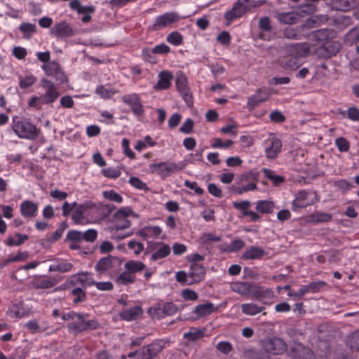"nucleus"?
Segmentation results:
<instances>
[{"instance_id": "nucleus-36", "label": "nucleus", "mask_w": 359, "mask_h": 359, "mask_svg": "<svg viewBox=\"0 0 359 359\" xmlns=\"http://www.w3.org/2000/svg\"><path fill=\"white\" fill-rule=\"evenodd\" d=\"M71 8L77 11L79 14H91L93 13L95 8V6H83L81 5L79 0H73L69 3Z\"/></svg>"}, {"instance_id": "nucleus-49", "label": "nucleus", "mask_w": 359, "mask_h": 359, "mask_svg": "<svg viewBox=\"0 0 359 359\" xmlns=\"http://www.w3.org/2000/svg\"><path fill=\"white\" fill-rule=\"evenodd\" d=\"M95 285L97 289L102 291H111L113 290V284L109 281L106 282H95L94 280H90V283H88V285Z\"/></svg>"}, {"instance_id": "nucleus-60", "label": "nucleus", "mask_w": 359, "mask_h": 359, "mask_svg": "<svg viewBox=\"0 0 359 359\" xmlns=\"http://www.w3.org/2000/svg\"><path fill=\"white\" fill-rule=\"evenodd\" d=\"M194 123L192 119L187 118L180 128V131L184 134H189L193 131Z\"/></svg>"}, {"instance_id": "nucleus-50", "label": "nucleus", "mask_w": 359, "mask_h": 359, "mask_svg": "<svg viewBox=\"0 0 359 359\" xmlns=\"http://www.w3.org/2000/svg\"><path fill=\"white\" fill-rule=\"evenodd\" d=\"M36 79L32 75H27L25 77L20 76L19 77V85L21 88H27L31 86H32Z\"/></svg>"}, {"instance_id": "nucleus-48", "label": "nucleus", "mask_w": 359, "mask_h": 359, "mask_svg": "<svg viewBox=\"0 0 359 359\" xmlns=\"http://www.w3.org/2000/svg\"><path fill=\"white\" fill-rule=\"evenodd\" d=\"M149 312L152 316L153 318H156L157 319L163 318L165 316V313L163 309V304H158L153 309H150Z\"/></svg>"}, {"instance_id": "nucleus-59", "label": "nucleus", "mask_w": 359, "mask_h": 359, "mask_svg": "<svg viewBox=\"0 0 359 359\" xmlns=\"http://www.w3.org/2000/svg\"><path fill=\"white\" fill-rule=\"evenodd\" d=\"M182 297L184 300L195 301L198 298V294L190 289H184L181 292Z\"/></svg>"}, {"instance_id": "nucleus-19", "label": "nucleus", "mask_w": 359, "mask_h": 359, "mask_svg": "<svg viewBox=\"0 0 359 359\" xmlns=\"http://www.w3.org/2000/svg\"><path fill=\"white\" fill-rule=\"evenodd\" d=\"M282 148L281 140L276 137H272L268 140L265 147V153L267 158H274L280 153Z\"/></svg>"}, {"instance_id": "nucleus-25", "label": "nucleus", "mask_w": 359, "mask_h": 359, "mask_svg": "<svg viewBox=\"0 0 359 359\" xmlns=\"http://www.w3.org/2000/svg\"><path fill=\"white\" fill-rule=\"evenodd\" d=\"M266 255V251L260 247L251 246L242 255L243 259H261Z\"/></svg>"}, {"instance_id": "nucleus-1", "label": "nucleus", "mask_w": 359, "mask_h": 359, "mask_svg": "<svg viewBox=\"0 0 359 359\" xmlns=\"http://www.w3.org/2000/svg\"><path fill=\"white\" fill-rule=\"evenodd\" d=\"M288 55L281 60L285 69H296L300 65L299 57L307 56L309 53V43H290L285 46Z\"/></svg>"}, {"instance_id": "nucleus-40", "label": "nucleus", "mask_w": 359, "mask_h": 359, "mask_svg": "<svg viewBox=\"0 0 359 359\" xmlns=\"http://www.w3.org/2000/svg\"><path fill=\"white\" fill-rule=\"evenodd\" d=\"M345 43L348 45H353L359 43V28L354 27L345 36Z\"/></svg>"}, {"instance_id": "nucleus-46", "label": "nucleus", "mask_w": 359, "mask_h": 359, "mask_svg": "<svg viewBox=\"0 0 359 359\" xmlns=\"http://www.w3.org/2000/svg\"><path fill=\"white\" fill-rule=\"evenodd\" d=\"M72 294L74 297L73 299V302L74 304H79L84 302L86 299V293L81 287H76L73 289Z\"/></svg>"}, {"instance_id": "nucleus-10", "label": "nucleus", "mask_w": 359, "mask_h": 359, "mask_svg": "<svg viewBox=\"0 0 359 359\" xmlns=\"http://www.w3.org/2000/svg\"><path fill=\"white\" fill-rule=\"evenodd\" d=\"M42 69L46 74L53 77L60 83H64L67 81V78L60 67V65L55 61H51L42 66Z\"/></svg>"}, {"instance_id": "nucleus-14", "label": "nucleus", "mask_w": 359, "mask_h": 359, "mask_svg": "<svg viewBox=\"0 0 359 359\" xmlns=\"http://www.w3.org/2000/svg\"><path fill=\"white\" fill-rule=\"evenodd\" d=\"M150 248L153 252L151 255V259L152 261H156L168 257L171 251L169 245L158 242L152 244Z\"/></svg>"}, {"instance_id": "nucleus-61", "label": "nucleus", "mask_w": 359, "mask_h": 359, "mask_svg": "<svg viewBox=\"0 0 359 359\" xmlns=\"http://www.w3.org/2000/svg\"><path fill=\"white\" fill-rule=\"evenodd\" d=\"M102 172L104 176L114 179L118 178L121 174L120 170L113 168L102 169Z\"/></svg>"}, {"instance_id": "nucleus-18", "label": "nucleus", "mask_w": 359, "mask_h": 359, "mask_svg": "<svg viewBox=\"0 0 359 359\" xmlns=\"http://www.w3.org/2000/svg\"><path fill=\"white\" fill-rule=\"evenodd\" d=\"M189 273L190 281L188 282V285H192L203 280L205 275V269L201 264L194 263L190 266Z\"/></svg>"}, {"instance_id": "nucleus-6", "label": "nucleus", "mask_w": 359, "mask_h": 359, "mask_svg": "<svg viewBox=\"0 0 359 359\" xmlns=\"http://www.w3.org/2000/svg\"><path fill=\"white\" fill-rule=\"evenodd\" d=\"M262 346L265 352L273 355L283 353L287 345L283 340L278 337H267L262 340Z\"/></svg>"}, {"instance_id": "nucleus-16", "label": "nucleus", "mask_w": 359, "mask_h": 359, "mask_svg": "<svg viewBox=\"0 0 359 359\" xmlns=\"http://www.w3.org/2000/svg\"><path fill=\"white\" fill-rule=\"evenodd\" d=\"M180 16L176 13H165V14L158 16L153 25L154 29L158 30L169 25L178 21Z\"/></svg>"}, {"instance_id": "nucleus-39", "label": "nucleus", "mask_w": 359, "mask_h": 359, "mask_svg": "<svg viewBox=\"0 0 359 359\" xmlns=\"http://www.w3.org/2000/svg\"><path fill=\"white\" fill-rule=\"evenodd\" d=\"M72 268V264L67 262H61L57 264H51L49 266V271H59L61 273H65L70 271Z\"/></svg>"}, {"instance_id": "nucleus-55", "label": "nucleus", "mask_w": 359, "mask_h": 359, "mask_svg": "<svg viewBox=\"0 0 359 359\" xmlns=\"http://www.w3.org/2000/svg\"><path fill=\"white\" fill-rule=\"evenodd\" d=\"M259 27L262 32H271L272 31V27L269 18L264 17L261 18L259 21Z\"/></svg>"}, {"instance_id": "nucleus-53", "label": "nucleus", "mask_w": 359, "mask_h": 359, "mask_svg": "<svg viewBox=\"0 0 359 359\" xmlns=\"http://www.w3.org/2000/svg\"><path fill=\"white\" fill-rule=\"evenodd\" d=\"M97 236V232L95 229H88L84 231H81V240L87 242H93Z\"/></svg>"}, {"instance_id": "nucleus-43", "label": "nucleus", "mask_w": 359, "mask_h": 359, "mask_svg": "<svg viewBox=\"0 0 359 359\" xmlns=\"http://www.w3.org/2000/svg\"><path fill=\"white\" fill-rule=\"evenodd\" d=\"M262 171L264 176L269 180L272 181L275 186L279 185L285 180L283 176L275 175L274 172L270 169L263 168Z\"/></svg>"}, {"instance_id": "nucleus-52", "label": "nucleus", "mask_w": 359, "mask_h": 359, "mask_svg": "<svg viewBox=\"0 0 359 359\" xmlns=\"http://www.w3.org/2000/svg\"><path fill=\"white\" fill-rule=\"evenodd\" d=\"M347 344L353 350H359V330L353 333L348 337Z\"/></svg>"}, {"instance_id": "nucleus-2", "label": "nucleus", "mask_w": 359, "mask_h": 359, "mask_svg": "<svg viewBox=\"0 0 359 359\" xmlns=\"http://www.w3.org/2000/svg\"><path fill=\"white\" fill-rule=\"evenodd\" d=\"M12 127L15 133L22 139L34 140L39 133L35 125L25 118L18 116L13 118Z\"/></svg>"}, {"instance_id": "nucleus-37", "label": "nucleus", "mask_w": 359, "mask_h": 359, "mask_svg": "<svg viewBox=\"0 0 359 359\" xmlns=\"http://www.w3.org/2000/svg\"><path fill=\"white\" fill-rule=\"evenodd\" d=\"M278 20L283 24L292 25L298 20V16L296 13L292 12H283L278 14Z\"/></svg>"}, {"instance_id": "nucleus-45", "label": "nucleus", "mask_w": 359, "mask_h": 359, "mask_svg": "<svg viewBox=\"0 0 359 359\" xmlns=\"http://www.w3.org/2000/svg\"><path fill=\"white\" fill-rule=\"evenodd\" d=\"M19 29L25 38L29 39L36 32V25L31 23H22L20 25Z\"/></svg>"}, {"instance_id": "nucleus-44", "label": "nucleus", "mask_w": 359, "mask_h": 359, "mask_svg": "<svg viewBox=\"0 0 359 359\" xmlns=\"http://www.w3.org/2000/svg\"><path fill=\"white\" fill-rule=\"evenodd\" d=\"M95 92L98 94L102 98L107 99L110 98L112 95L117 93L116 90L112 88H107L103 85L97 86Z\"/></svg>"}, {"instance_id": "nucleus-28", "label": "nucleus", "mask_w": 359, "mask_h": 359, "mask_svg": "<svg viewBox=\"0 0 359 359\" xmlns=\"http://www.w3.org/2000/svg\"><path fill=\"white\" fill-rule=\"evenodd\" d=\"M217 307L212 303L207 302L203 304H199L194 309V313L199 317L209 316L217 310Z\"/></svg>"}, {"instance_id": "nucleus-20", "label": "nucleus", "mask_w": 359, "mask_h": 359, "mask_svg": "<svg viewBox=\"0 0 359 359\" xmlns=\"http://www.w3.org/2000/svg\"><path fill=\"white\" fill-rule=\"evenodd\" d=\"M257 93L258 94H262L263 97H259L258 95L255 94L248 98L247 104L248 108L251 110L257 107L259 103L266 101L271 95L270 90L267 88H259L257 90Z\"/></svg>"}, {"instance_id": "nucleus-47", "label": "nucleus", "mask_w": 359, "mask_h": 359, "mask_svg": "<svg viewBox=\"0 0 359 359\" xmlns=\"http://www.w3.org/2000/svg\"><path fill=\"white\" fill-rule=\"evenodd\" d=\"M183 336L184 338L194 341L202 338L204 336V333L202 330L191 328L189 332H184Z\"/></svg>"}, {"instance_id": "nucleus-30", "label": "nucleus", "mask_w": 359, "mask_h": 359, "mask_svg": "<svg viewBox=\"0 0 359 359\" xmlns=\"http://www.w3.org/2000/svg\"><path fill=\"white\" fill-rule=\"evenodd\" d=\"M250 294L253 296V297L255 299L263 301L266 299L271 298L273 297V292L271 290H264L261 287L252 285V289Z\"/></svg>"}, {"instance_id": "nucleus-33", "label": "nucleus", "mask_w": 359, "mask_h": 359, "mask_svg": "<svg viewBox=\"0 0 359 359\" xmlns=\"http://www.w3.org/2000/svg\"><path fill=\"white\" fill-rule=\"evenodd\" d=\"M57 280L53 278H39L34 281L33 285L36 289H48L57 283Z\"/></svg>"}, {"instance_id": "nucleus-58", "label": "nucleus", "mask_w": 359, "mask_h": 359, "mask_svg": "<svg viewBox=\"0 0 359 359\" xmlns=\"http://www.w3.org/2000/svg\"><path fill=\"white\" fill-rule=\"evenodd\" d=\"M163 304V309L165 316H172L177 313L179 308L172 302H165Z\"/></svg>"}, {"instance_id": "nucleus-31", "label": "nucleus", "mask_w": 359, "mask_h": 359, "mask_svg": "<svg viewBox=\"0 0 359 359\" xmlns=\"http://www.w3.org/2000/svg\"><path fill=\"white\" fill-rule=\"evenodd\" d=\"M309 222L318 224L325 223L332 220V215L330 213L316 212L309 215Z\"/></svg>"}, {"instance_id": "nucleus-42", "label": "nucleus", "mask_w": 359, "mask_h": 359, "mask_svg": "<svg viewBox=\"0 0 359 359\" xmlns=\"http://www.w3.org/2000/svg\"><path fill=\"white\" fill-rule=\"evenodd\" d=\"M29 238L26 234L16 233L14 236L8 238L6 244L9 246L20 245Z\"/></svg>"}, {"instance_id": "nucleus-22", "label": "nucleus", "mask_w": 359, "mask_h": 359, "mask_svg": "<svg viewBox=\"0 0 359 359\" xmlns=\"http://www.w3.org/2000/svg\"><path fill=\"white\" fill-rule=\"evenodd\" d=\"M133 213V210L130 208H122L119 209L115 213V217L116 219H123V223H117L115 224V229L116 230H121L126 228H128L130 226V222L125 218L128 217L130 214Z\"/></svg>"}, {"instance_id": "nucleus-63", "label": "nucleus", "mask_w": 359, "mask_h": 359, "mask_svg": "<svg viewBox=\"0 0 359 359\" xmlns=\"http://www.w3.org/2000/svg\"><path fill=\"white\" fill-rule=\"evenodd\" d=\"M83 210L81 208L76 207L72 215V219L76 224L81 223L83 219Z\"/></svg>"}, {"instance_id": "nucleus-21", "label": "nucleus", "mask_w": 359, "mask_h": 359, "mask_svg": "<svg viewBox=\"0 0 359 359\" xmlns=\"http://www.w3.org/2000/svg\"><path fill=\"white\" fill-rule=\"evenodd\" d=\"M38 211V204L32 201H24L20 204V212L22 215L27 218H32L36 215Z\"/></svg>"}, {"instance_id": "nucleus-26", "label": "nucleus", "mask_w": 359, "mask_h": 359, "mask_svg": "<svg viewBox=\"0 0 359 359\" xmlns=\"http://www.w3.org/2000/svg\"><path fill=\"white\" fill-rule=\"evenodd\" d=\"M159 80L154 86L156 90H165L170 86V81L172 79V74L168 71H163L158 74Z\"/></svg>"}, {"instance_id": "nucleus-62", "label": "nucleus", "mask_w": 359, "mask_h": 359, "mask_svg": "<svg viewBox=\"0 0 359 359\" xmlns=\"http://www.w3.org/2000/svg\"><path fill=\"white\" fill-rule=\"evenodd\" d=\"M67 239L75 242L80 243L82 241L81 240V231L76 230H71L68 232L67 235Z\"/></svg>"}, {"instance_id": "nucleus-24", "label": "nucleus", "mask_w": 359, "mask_h": 359, "mask_svg": "<svg viewBox=\"0 0 359 359\" xmlns=\"http://www.w3.org/2000/svg\"><path fill=\"white\" fill-rule=\"evenodd\" d=\"M88 272H83L72 275L65 283V285H70L72 286L81 285L86 287V286H88V284L90 282V280H88Z\"/></svg>"}, {"instance_id": "nucleus-23", "label": "nucleus", "mask_w": 359, "mask_h": 359, "mask_svg": "<svg viewBox=\"0 0 359 359\" xmlns=\"http://www.w3.org/2000/svg\"><path fill=\"white\" fill-rule=\"evenodd\" d=\"M117 262L118 259L116 257L110 255L106 257H102L97 262L95 265V270L100 273H103L107 270L113 268L114 263Z\"/></svg>"}, {"instance_id": "nucleus-29", "label": "nucleus", "mask_w": 359, "mask_h": 359, "mask_svg": "<svg viewBox=\"0 0 359 359\" xmlns=\"http://www.w3.org/2000/svg\"><path fill=\"white\" fill-rule=\"evenodd\" d=\"M142 314V309L140 306H135L132 309H126L120 313L121 319L132 321L136 320Z\"/></svg>"}, {"instance_id": "nucleus-56", "label": "nucleus", "mask_w": 359, "mask_h": 359, "mask_svg": "<svg viewBox=\"0 0 359 359\" xmlns=\"http://www.w3.org/2000/svg\"><path fill=\"white\" fill-rule=\"evenodd\" d=\"M129 183L134 187L140 190H148L147 184L137 177H131Z\"/></svg>"}, {"instance_id": "nucleus-15", "label": "nucleus", "mask_w": 359, "mask_h": 359, "mask_svg": "<svg viewBox=\"0 0 359 359\" xmlns=\"http://www.w3.org/2000/svg\"><path fill=\"white\" fill-rule=\"evenodd\" d=\"M341 45L339 42L329 41L324 43L317 50L318 55L324 57H331L335 55L340 50Z\"/></svg>"}, {"instance_id": "nucleus-57", "label": "nucleus", "mask_w": 359, "mask_h": 359, "mask_svg": "<svg viewBox=\"0 0 359 359\" xmlns=\"http://www.w3.org/2000/svg\"><path fill=\"white\" fill-rule=\"evenodd\" d=\"M335 144L341 152L347 151L349 149V142L344 137H338L335 140Z\"/></svg>"}, {"instance_id": "nucleus-4", "label": "nucleus", "mask_w": 359, "mask_h": 359, "mask_svg": "<svg viewBox=\"0 0 359 359\" xmlns=\"http://www.w3.org/2000/svg\"><path fill=\"white\" fill-rule=\"evenodd\" d=\"M41 87L44 93L39 96L41 104H49L55 102L59 97L60 93L55 85L48 79L41 80Z\"/></svg>"}, {"instance_id": "nucleus-27", "label": "nucleus", "mask_w": 359, "mask_h": 359, "mask_svg": "<svg viewBox=\"0 0 359 359\" xmlns=\"http://www.w3.org/2000/svg\"><path fill=\"white\" fill-rule=\"evenodd\" d=\"M356 5L355 0H332L331 7L333 10L348 11Z\"/></svg>"}, {"instance_id": "nucleus-32", "label": "nucleus", "mask_w": 359, "mask_h": 359, "mask_svg": "<svg viewBox=\"0 0 359 359\" xmlns=\"http://www.w3.org/2000/svg\"><path fill=\"white\" fill-rule=\"evenodd\" d=\"M231 289L239 294L247 295L251 293L252 285L246 282H236L231 285Z\"/></svg>"}, {"instance_id": "nucleus-64", "label": "nucleus", "mask_w": 359, "mask_h": 359, "mask_svg": "<svg viewBox=\"0 0 359 359\" xmlns=\"http://www.w3.org/2000/svg\"><path fill=\"white\" fill-rule=\"evenodd\" d=\"M347 117L353 121H359V109L355 107H349L347 110Z\"/></svg>"}, {"instance_id": "nucleus-3", "label": "nucleus", "mask_w": 359, "mask_h": 359, "mask_svg": "<svg viewBox=\"0 0 359 359\" xmlns=\"http://www.w3.org/2000/svg\"><path fill=\"white\" fill-rule=\"evenodd\" d=\"M89 315L85 313H77L76 320L67 324L69 332L77 334L79 333L94 330L99 327L100 324L95 319L87 320Z\"/></svg>"}, {"instance_id": "nucleus-54", "label": "nucleus", "mask_w": 359, "mask_h": 359, "mask_svg": "<svg viewBox=\"0 0 359 359\" xmlns=\"http://www.w3.org/2000/svg\"><path fill=\"white\" fill-rule=\"evenodd\" d=\"M103 196L106 199H108L111 201H114L116 203H121L123 201L122 196L114 191V190L110 191H103Z\"/></svg>"}, {"instance_id": "nucleus-38", "label": "nucleus", "mask_w": 359, "mask_h": 359, "mask_svg": "<svg viewBox=\"0 0 359 359\" xmlns=\"http://www.w3.org/2000/svg\"><path fill=\"white\" fill-rule=\"evenodd\" d=\"M144 268V264L140 261L130 260L125 264L126 270L133 275L137 272L142 271Z\"/></svg>"}, {"instance_id": "nucleus-35", "label": "nucleus", "mask_w": 359, "mask_h": 359, "mask_svg": "<svg viewBox=\"0 0 359 359\" xmlns=\"http://www.w3.org/2000/svg\"><path fill=\"white\" fill-rule=\"evenodd\" d=\"M275 205L270 201H259L256 205V210L262 214H270L273 212Z\"/></svg>"}, {"instance_id": "nucleus-17", "label": "nucleus", "mask_w": 359, "mask_h": 359, "mask_svg": "<svg viewBox=\"0 0 359 359\" xmlns=\"http://www.w3.org/2000/svg\"><path fill=\"white\" fill-rule=\"evenodd\" d=\"M248 10L247 6H243L237 1L233 4L232 8L225 13L224 18L228 21V24H230L234 20L243 16Z\"/></svg>"}, {"instance_id": "nucleus-51", "label": "nucleus", "mask_w": 359, "mask_h": 359, "mask_svg": "<svg viewBox=\"0 0 359 359\" xmlns=\"http://www.w3.org/2000/svg\"><path fill=\"white\" fill-rule=\"evenodd\" d=\"M167 41L174 46H179L182 43L183 37L177 32H173L167 36Z\"/></svg>"}, {"instance_id": "nucleus-11", "label": "nucleus", "mask_w": 359, "mask_h": 359, "mask_svg": "<svg viewBox=\"0 0 359 359\" xmlns=\"http://www.w3.org/2000/svg\"><path fill=\"white\" fill-rule=\"evenodd\" d=\"M327 283L323 280H318L316 282H311L306 285H302L298 291L294 292H288V296L294 299H300L304 294L311 292H318L323 287H325Z\"/></svg>"}, {"instance_id": "nucleus-5", "label": "nucleus", "mask_w": 359, "mask_h": 359, "mask_svg": "<svg viewBox=\"0 0 359 359\" xmlns=\"http://www.w3.org/2000/svg\"><path fill=\"white\" fill-rule=\"evenodd\" d=\"M152 173H156L161 176L162 179L168 177L171 173L177 172L184 168V165H177L175 163L161 162L154 163L149 165Z\"/></svg>"}, {"instance_id": "nucleus-9", "label": "nucleus", "mask_w": 359, "mask_h": 359, "mask_svg": "<svg viewBox=\"0 0 359 359\" xmlns=\"http://www.w3.org/2000/svg\"><path fill=\"white\" fill-rule=\"evenodd\" d=\"M175 85L177 90L188 105L193 103L192 95L187 85V79L181 71L176 74Z\"/></svg>"}, {"instance_id": "nucleus-7", "label": "nucleus", "mask_w": 359, "mask_h": 359, "mask_svg": "<svg viewBox=\"0 0 359 359\" xmlns=\"http://www.w3.org/2000/svg\"><path fill=\"white\" fill-rule=\"evenodd\" d=\"M165 347V342L158 339L138 350V359H154Z\"/></svg>"}, {"instance_id": "nucleus-34", "label": "nucleus", "mask_w": 359, "mask_h": 359, "mask_svg": "<svg viewBox=\"0 0 359 359\" xmlns=\"http://www.w3.org/2000/svg\"><path fill=\"white\" fill-rule=\"evenodd\" d=\"M241 308L242 312L248 316H255L265 309L264 306H259L254 303L243 304Z\"/></svg>"}, {"instance_id": "nucleus-41", "label": "nucleus", "mask_w": 359, "mask_h": 359, "mask_svg": "<svg viewBox=\"0 0 359 359\" xmlns=\"http://www.w3.org/2000/svg\"><path fill=\"white\" fill-rule=\"evenodd\" d=\"M135 276L126 270L117 277L116 281L119 285H128L135 282Z\"/></svg>"}, {"instance_id": "nucleus-12", "label": "nucleus", "mask_w": 359, "mask_h": 359, "mask_svg": "<svg viewBox=\"0 0 359 359\" xmlns=\"http://www.w3.org/2000/svg\"><path fill=\"white\" fill-rule=\"evenodd\" d=\"M122 101L129 105L133 114L137 116L144 113V107L141 102V99L137 94L133 93L125 95L121 98Z\"/></svg>"}, {"instance_id": "nucleus-8", "label": "nucleus", "mask_w": 359, "mask_h": 359, "mask_svg": "<svg viewBox=\"0 0 359 359\" xmlns=\"http://www.w3.org/2000/svg\"><path fill=\"white\" fill-rule=\"evenodd\" d=\"M289 356L292 359H315L314 352L300 342H294L290 348Z\"/></svg>"}, {"instance_id": "nucleus-13", "label": "nucleus", "mask_w": 359, "mask_h": 359, "mask_svg": "<svg viewBox=\"0 0 359 359\" xmlns=\"http://www.w3.org/2000/svg\"><path fill=\"white\" fill-rule=\"evenodd\" d=\"M50 34L57 38H68L74 35L75 32L70 25L62 21L56 23L51 29Z\"/></svg>"}]
</instances>
